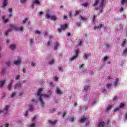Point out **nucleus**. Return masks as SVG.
<instances>
[{
  "mask_svg": "<svg viewBox=\"0 0 127 127\" xmlns=\"http://www.w3.org/2000/svg\"><path fill=\"white\" fill-rule=\"evenodd\" d=\"M41 92H42V89H39L37 93V96H38V99L39 100L42 107H44V106H45V103L42 100V97H44V98H49V95L47 94H40Z\"/></svg>",
  "mask_w": 127,
  "mask_h": 127,
  "instance_id": "obj_1",
  "label": "nucleus"
},
{
  "mask_svg": "<svg viewBox=\"0 0 127 127\" xmlns=\"http://www.w3.org/2000/svg\"><path fill=\"white\" fill-rule=\"evenodd\" d=\"M10 26L11 28H13V29L16 31H22V30L24 29L23 27H16L13 24L10 25Z\"/></svg>",
  "mask_w": 127,
  "mask_h": 127,
  "instance_id": "obj_2",
  "label": "nucleus"
},
{
  "mask_svg": "<svg viewBox=\"0 0 127 127\" xmlns=\"http://www.w3.org/2000/svg\"><path fill=\"white\" fill-rule=\"evenodd\" d=\"M106 1V0H101V4L99 7V9L100 11V12H103V7L104 6V3Z\"/></svg>",
  "mask_w": 127,
  "mask_h": 127,
  "instance_id": "obj_3",
  "label": "nucleus"
},
{
  "mask_svg": "<svg viewBox=\"0 0 127 127\" xmlns=\"http://www.w3.org/2000/svg\"><path fill=\"white\" fill-rule=\"evenodd\" d=\"M9 110V105H5L4 109L2 110V112L4 114H7Z\"/></svg>",
  "mask_w": 127,
  "mask_h": 127,
  "instance_id": "obj_4",
  "label": "nucleus"
},
{
  "mask_svg": "<svg viewBox=\"0 0 127 127\" xmlns=\"http://www.w3.org/2000/svg\"><path fill=\"white\" fill-rule=\"evenodd\" d=\"M22 60H21V59H20L19 60H17L14 61V64L16 65H19L20 64H22Z\"/></svg>",
  "mask_w": 127,
  "mask_h": 127,
  "instance_id": "obj_5",
  "label": "nucleus"
},
{
  "mask_svg": "<svg viewBox=\"0 0 127 127\" xmlns=\"http://www.w3.org/2000/svg\"><path fill=\"white\" fill-rule=\"evenodd\" d=\"M75 52L76 55H74L72 57H71L70 59L71 60H74V59H75V58H77V57H78V54H79V52H80V51H79V50H76Z\"/></svg>",
  "mask_w": 127,
  "mask_h": 127,
  "instance_id": "obj_6",
  "label": "nucleus"
},
{
  "mask_svg": "<svg viewBox=\"0 0 127 127\" xmlns=\"http://www.w3.org/2000/svg\"><path fill=\"white\" fill-rule=\"evenodd\" d=\"M22 86V83H16L14 86V90H15V89H17L18 88H21Z\"/></svg>",
  "mask_w": 127,
  "mask_h": 127,
  "instance_id": "obj_7",
  "label": "nucleus"
},
{
  "mask_svg": "<svg viewBox=\"0 0 127 127\" xmlns=\"http://www.w3.org/2000/svg\"><path fill=\"white\" fill-rule=\"evenodd\" d=\"M102 26H103V24H99L98 25V26H94L93 28L95 30H98V29L99 28H101Z\"/></svg>",
  "mask_w": 127,
  "mask_h": 127,
  "instance_id": "obj_8",
  "label": "nucleus"
},
{
  "mask_svg": "<svg viewBox=\"0 0 127 127\" xmlns=\"http://www.w3.org/2000/svg\"><path fill=\"white\" fill-rule=\"evenodd\" d=\"M4 84H5V80H1L0 82V87L1 88H3Z\"/></svg>",
  "mask_w": 127,
  "mask_h": 127,
  "instance_id": "obj_9",
  "label": "nucleus"
},
{
  "mask_svg": "<svg viewBox=\"0 0 127 127\" xmlns=\"http://www.w3.org/2000/svg\"><path fill=\"white\" fill-rule=\"evenodd\" d=\"M80 20H83V21H87L88 20V18L85 16H80L79 18Z\"/></svg>",
  "mask_w": 127,
  "mask_h": 127,
  "instance_id": "obj_10",
  "label": "nucleus"
},
{
  "mask_svg": "<svg viewBox=\"0 0 127 127\" xmlns=\"http://www.w3.org/2000/svg\"><path fill=\"white\" fill-rule=\"evenodd\" d=\"M32 2L33 4H37L38 5L40 4V2L38 0H33Z\"/></svg>",
  "mask_w": 127,
  "mask_h": 127,
  "instance_id": "obj_11",
  "label": "nucleus"
},
{
  "mask_svg": "<svg viewBox=\"0 0 127 127\" xmlns=\"http://www.w3.org/2000/svg\"><path fill=\"white\" fill-rule=\"evenodd\" d=\"M105 125H106V123L104 122H100L98 124V127H105Z\"/></svg>",
  "mask_w": 127,
  "mask_h": 127,
  "instance_id": "obj_12",
  "label": "nucleus"
},
{
  "mask_svg": "<svg viewBox=\"0 0 127 127\" xmlns=\"http://www.w3.org/2000/svg\"><path fill=\"white\" fill-rule=\"evenodd\" d=\"M61 27L62 29L64 30L66 29V28H67L68 27V25H67V24L61 25Z\"/></svg>",
  "mask_w": 127,
  "mask_h": 127,
  "instance_id": "obj_13",
  "label": "nucleus"
},
{
  "mask_svg": "<svg viewBox=\"0 0 127 127\" xmlns=\"http://www.w3.org/2000/svg\"><path fill=\"white\" fill-rule=\"evenodd\" d=\"M8 4V3L7 2V0H4L3 2V6L4 7H5Z\"/></svg>",
  "mask_w": 127,
  "mask_h": 127,
  "instance_id": "obj_14",
  "label": "nucleus"
},
{
  "mask_svg": "<svg viewBox=\"0 0 127 127\" xmlns=\"http://www.w3.org/2000/svg\"><path fill=\"white\" fill-rule=\"evenodd\" d=\"M9 11L10 13L9 14L8 17H11V16H12V12H13L12 8L9 9Z\"/></svg>",
  "mask_w": 127,
  "mask_h": 127,
  "instance_id": "obj_15",
  "label": "nucleus"
},
{
  "mask_svg": "<svg viewBox=\"0 0 127 127\" xmlns=\"http://www.w3.org/2000/svg\"><path fill=\"white\" fill-rule=\"evenodd\" d=\"M28 109L30 110L31 112L33 111V106L32 105H28Z\"/></svg>",
  "mask_w": 127,
  "mask_h": 127,
  "instance_id": "obj_16",
  "label": "nucleus"
},
{
  "mask_svg": "<svg viewBox=\"0 0 127 127\" xmlns=\"http://www.w3.org/2000/svg\"><path fill=\"white\" fill-rule=\"evenodd\" d=\"M118 82H119V78H117L114 83V87H117L118 86Z\"/></svg>",
  "mask_w": 127,
  "mask_h": 127,
  "instance_id": "obj_17",
  "label": "nucleus"
},
{
  "mask_svg": "<svg viewBox=\"0 0 127 127\" xmlns=\"http://www.w3.org/2000/svg\"><path fill=\"white\" fill-rule=\"evenodd\" d=\"M2 19H3V21H4V22L5 23H7L8 22V19H5V16H2Z\"/></svg>",
  "mask_w": 127,
  "mask_h": 127,
  "instance_id": "obj_18",
  "label": "nucleus"
},
{
  "mask_svg": "<svg viewBox=\"0 0 127 127\" xmlns=\"http://www.w3.org/2000/svg\"><path fill=\"white\" fill-rule=\"evenodd\" d=\"M12 29H13V28H11V29L7 30L5 32V35H8V33L12 31Z\"/></svg>",
  "mask_w": 127,
  "mask_h": 127,
  "instance_id": "obj_19",
  "label": "nucleus"
},
{
  "mask_svg": "<svg viewBox=\"0 0 127 127\" xmlns=\"http://www.w3.org/2000/svg\"><path fill=\"white\" fill-rule=\"evenodd\" d=\"M87 119L85 118V117H83L82 118H81L80 120V123H84V122L87 121Z\"/></svg>",
  "mask_w": 127,
  "mask_h": 127,
  "instance_id": "obj_20",
  "label": "nucleus"
},
{
  "mask_svg": "<svg viewBox=\"0 0 127 127\" xmlns=\"http://www.w3.org/2000/svg\"><path fill=\"white\" fill-rule=\"evenodd\" d=\"M88 91H90V87L87 86L84 87V92H88Z\"/></svg>",
  "mask_w": 127,
  "mask_h": 127,
  "instance_id": "obj_21",
  "label": "nucleus"
},
{
  "mask_svg": "<svg viewBox=\"0 0 127 127\" xmlns=\"http://www.w3.org/2000/svg\"><path fill=\"white\" fill-rule=\"evenodd\" d=\"M59 46V44L58 43V42H56L54 46V50H56V49H57Z\"/></svg>",
  "mask_w": 127,
  "mask_h": 127,
  "instance_id": "obj_22",
  "label": "nucleus"
},
{
  "mask_svg": "<svg viewBox=\"0 0 127 127\" xmlns=\"http://www.w3.org/2000/svg\"><path fill=\"white\" fill-rule=\"evenodd\" d=\"M56 121H52L51 120H49V124H50L51 125H55V124H56Z\"/></svg>",
  "mask_w": 127,
  "mask_h": 127,
  "instance_id": "obj_23",
  "label": "nucleus"
},
{
  "mask_svg": "<svg viewBox=\"0 0 127 127\" xmlns=\"http://www.w3.org/2000/svg\"><path fill=\"white\" fill-rule=\"evenodd\" d=\"M10 48L12 49V50H14V49H15V45H11L10 46Z\"/></svg>",
  "mask_w": 127,
  "mask_h": 127,
  "instance_id": "obj_24",
  "label": "nucleus"
},
{
  "mask_svg": "<svg viewBox=\"0 0 127 127\" xmlns=\"http://www.w3.org/2000/svg\"><path fill=\"white\" fill-rule=\"evenodd\" d=\"M127 2V0H121V4L124 5L125 3Z\"/></svg>",
  "mask_w": 127,
  "mask_h": 127,
  "instance_id": "obj_25",
  "label": "nucleus"
},
{
  "mask_svg": "<svg viewBox=\"0 0 127 127\" xmlns=\"http://www.w3.org/2000/svg\"><path fill=\"white\" fill-rule=\"evenodd\" d=\"M126 44H127V42L126 41V40H124L122 43L121 44V45L122 47H125V45H126Z\"/></svg>",
  "mask_w": 127,
  "mask_h": 127,
  "instance_id": "obj_26",
  "label": "nucleus"
},
{
  "mask_svg": "<svg viewBox=\"0 0 127 127\" xmlns=\"http://www.w3.org/2000/svg\"><path fill=\"white\" fill-rule=\"evenodd\" d=\"M54 63V59H52V60L49 62V65H52Z\"/></svg>",
  "mask_w": 127,
  "mask_h": 127,
  "instance_id": "obj_27",
  "label": "nucleus"
},
{
  "mask_svg": "<svg viewBox=\"0 0 127 127\" xmlns=\"http://www.w3.org/2000/svg\"><path fill=\"white\" fill-rule=\"evenodd\" d=\"M50 19H52V20H56V17H55V16H51V18Z\"/></svg>",
  "mask_w": 127,
  "mask_h": 127,
  "instance_id": "obj_28",
  "label": "nucleus"
},
{
  "mask_svg": "<svg viewBox=\"0 0 127 127\" xmlns=\"http://www.w3.org/2000/svg\"><path fill=\"white\" fill-rule=\"evenodd\" d=\"M28 19L27 18H25L24 20H23V21H22V24H24V23H25V22H26V21H27V20Z\"/></svg>",
  "mask_w": 127,
  "mask_h": 127,
  "instance_id": "obj_29",
  "label": "nucleus"
},
{
  "mask_svg": "<svg viewBox=\"0 0 127 127\" xmlns=\"http://www.w3.org/2000/svg\"><path fill=\"white\" fill-rule=\"evenodd\" d=\"M99 1H99V0H95V3L94 4V6H97V5H98V3H99Z\"/></svg>",
  "mask_w": 127,
  "mask_h": 127,
  "instance_id": "obj_30",
  "label": "nucleus"
},
{
  "mask_svg": "<svg viewBox=\"0 0 127 127\" xmlns=\"http://www.w3.org/2000/svg\"><path fill=\"white\" fill-rule=\"evenodd\" d=\"M57 94H59L60 95H61L62 93H61V91H60L59 89H57Z\"/></svg>",
  "mask_w": 127,
  "mask_h": 127,
  "instance_id": "obj_31",
  "label": "nucleus"
},
{
  "mask_svg": "<svg viewBox=\"0 0 127 127\" xmlns=\"http://www.w3.org/2000/svg\"><path fill=\"white\" fill-rule=\"evenodd\" d=\"M127 47L125 48V49L123 51V54H127Z\"/></svg>",
  "mask_w": 127,
  "mask_h": 127,
  "instance_id": "obj_32",
  "label": "nucleus"
},
{
  "mask_svg": "<svg viewBox=\"0 0 127 127\" xmlns=\"http://www.w3.org/2000/svg\"><path fill=\"white\" fill-rule=\"evenodd\" d=\"M82 5L83 6H85L86 7H87V6H88V5H89V3H83Z\"/></svg>",
  "mask_w": 127,
  "mask_h": 127,
  "instance_id": "obj_33",
  "label": "nucleus"
},
{
  "mask_svg": "<svg viewBox=\"0 0 127 127\" xmlns=\"http://www.w3.org/2000/svg\"><path fill=\"white\" fill-rule=\"evenodd\" d=\"M124 106L125 105L124 104V103H121L119 106V108L121 109V108L124 107Z\"/></svg>",
  "mask_w": 127,
  "mask_h": 127,
  "instance_id": "obj_34",
  "label": "nucleus"
},
{
  "mask_svg": "<svg viewBox=\"0 0 127 127\" xmlns=\"http://www.w3.org/2000/svg\"><path fill=\"white\" fill-rule=\"evenodd\" d=\"M51 16H50V15L49 14H46V19H48V18H51Z\"/></svg>",
  "mask_w": 127,
  "mask_h": 127,
  "instance_id": "obj_35",
  "label": "nucleus"
},
{
  "mask_svg": "<svg viewBox=\"0 0 127 127\" xmlns=\"http://www.w3.org/2000/svg\"><path fill=\"white\" fill-rule=\"evenodd\" d=\"M74 120L75 117H71L69 119V121H70V122H74Z\"/></svg>",
  "mask_w": 127,
  "mask_h": 127,
  "instance_id": "obj_36",
  "label": "nucleus"
},
{
  "mask_svg": "<svg viewBox=\"0 0 127 127\" xmlns=\"http://www.w3.org/2000/svg\"><path fill=\"white\" fill-rule=\"evenodd\" d=\"M114 111V112H119L120 111V107L115 108Z\"/></svg>",
  "mask_w": 127,
  "mask_h": 127,
  "instance_id": "obj_37",
  "label": "nucleus"
},
{
  "mask_svg": "<svg viewBox=\"0 0 127 127\" xmlns=\"http://www.w3.org/2000/svg\"><path fill=\"white\" fill-rule=\"evenodd\" d=\"M109 59V57L107 56L104 57L103 60L104 61H106V60H108Z\"/></svg>",
  "mask_w": 127,
  "mask_h": 127,
  "instance_id": "obj_38",
  "label": "nucleus"
},
{
  "mask_svg": "<svg viewBox=\"0 0 127 127\" xmlns=\"http://www.w3.org/2000/svg\"><path fill=\"white\" fill-rule=\"evenodd\" d=\"M111 108H112V105H109V106L107 107V110L109 111V110H110V109H111Z\"/></svg>",
  "mask_w": 127,
  "mask_h": 127,
  "instance_id": "obj_39",
  "label": "nucleus"
},
{
  "mask_svg": "<svg viewBox=\"0 0 127 127\" xmlns=\"http://www.w3.org/2000/svg\"><path fill=\"white\" fill-rule=\"evenodd\" d=\"M62 30H63V29L61 28V27L60 28L58 29V32L59 33H60V32H62Z\"/></svg>",
  "mask_w": 127,
  "mask_h": 127,
  "instance_id": "obj_40",
  "label": "nucleus"
},
{
  "mask_svg": "<svg viewBox=\"0 0 127 127\" xmlns=\"http://www.w3.org/2000/svg\"><path fill=\"white\" fill-rule=\"evenodd\" d=\"M11 62H7V63H6V65H7V66H10V65H11Z\"/></svg>",
  "mask_w": 127,
  "mask_h": 127,
  "instance_id": "obj_41",
  "label": "nucleus"
},
{
  "mask_svg": "<svg viewBox=\"0 0 127 127\" xmlns=\"http://www.w3.org/2000/svg\"><path fill=\"white\" fill-rule=\"evenodd\" d=\"M11 88H12V85H11V84H10L8 85V90H10V89H11Z\"/></svg>",
  "mask_w": 127,
  "mask_h": 127,
  "instance_id": "obj_42",
  "label": "nucleus"
},
{
  "mask_svg": "<svg viewBox=\"0 0 127 127\" xmlns=\"http://www.w3.org/2000/svg\"><path fill=\"white\" fill-rule=\"evenodd\" d=\"M83 42V41H82V40L79 39V42L78 43V45H82V43Z\"/></svg>",
  "mask_w": 127,
  "mask_h": 127,
  "instance_id": "obj_43",
  "label": "nucleus"
},
{
  "mask_svg": "<svg viewBox=\"0 0 127 127\" xmlns=\"http://www.w3.org/2000/svg\"><path fill=\"white\" fill-rule=\"evenodd\" d=\"M88 56H89V55H84V56H83V58L84 59H87L88 58Z\"/></svg>",
  "mask_w": 127,
  "mask_h": 127,
  "instance_id": "obj_44",
  "label": "nucleus"
},
{
  "mask_svg": "<svg viewBox=\"0 0 127 127\" xmlns=\"http://www.w3.org/2000/svg\"><path fill=\"white\" fill-rule=\"evenodd\" d=\"M28 115V112L26 111L24 113V116L25 117H27Z\"/></svg>",
  "mask_w": 127,
  "mask_h": 127,
  "instance_id": "obj_45",
  "label": "nucleus"
},
{
  "mask_svg": "<svg viewBox=\"0 0 127 127\" xmlns=\"http://www.w3.org/2000/svg\"><path fill=\"white\" fill-rule=\"evenodd\" d=\"M27 0H21V2L22 3H25V2H26Z\"/></svg>",
  "mask_w": 127,
  "mask_h": 127,
  "instance_id": "obj_46",
  "label": "nucleus"
},
{
  "mask_svg": "<svg viewBox=\"0 0 127 127\" xmlns=\"http://www.w3.org/2000/svg\"><path fill=\"white\" fill-rule=\"evenodd\" d=\"M15 93H13L11 96V98H13V97H15Z\"/></svg>",
  "mask_w": 127,
  "mask_h": 127,
  "instance_id": "obj_47",
  "label": "nucleus"
},
{
  "mask_svg": "<svg viewBox=\"0 0 127 127\" xmlns=\"http://www.w3.org/2000/svg\"><path fill=\"white\" fill-rule=\"evenodd\" d=\"M30 127H35V124L34 123L30 125Z\"/></svg>",
  "mask_w": 127,
  "mask_h": 127,
  "instance_id": "obj_48",
  "label": "nucleus"
},
{
  "mask_svg": "<svg viewBox=\"0 0 127 127\" xmlns=\"http://www.w3.org/2000/svg\"><path fill=\"white\" fill-rule=\"evenodd\" d=\"M1 72L2 73V74H4V73H5V69H1Z\"/></svg>",
  "mask_w": 127,
  "mask_h": 127,
  "instance_id": "obj_49",
  "label": "nucleus"
},
{
  "mask_svg": "<svg viewBox=\"0 0 127 127\" xmlns=\"http://www.w3.org/2000/svg\"><path fill=\"white\" fill-rule=\"evenodd\" d=\"M36 34H40L41 33L39 31H36L35 32Z\"/></svg>",
  "mask_w": 127,
  "mask_h": 127,
  "instance_id": "obj_50",
  "label": "nucleus"
},
{
  "mask_svg": "<svg viewBox=\"0 0 127 127\" xmlns=\"http://www.w3.org/2000/svg\"><path fill=\"white\" fill-rule=\"evenodd\" d=\"M111 86H112L111 84H107L106 87H107V88H109L111 87Z\"/></svg>",
  "mask_w": 127,
  "mask_h": 127,
  "instance_id": "obj_51",
  "label": "nucleus"
},
{
  "mask_svg": "<svg viewBox=\"0 0 127 127\" xmlns=\"http://www.w3.org/2000/svg\"><path fill=\"white\" fill-rule=\"evenodd\" d=\"M117 99H118V97H117V96H115L113 99V101H116V100H117Z\"/></svg>",
  "mask_w": 127,
  "mask_h": 127,
  "instance_id": "obj_52",
  "label": "nucleus"
},
{
  "mask_svg": "<svg viewBox=\"0 0 127 127\" xmlns=\"http://www.w3.org/2000/svg\"><path fill=\"white\" fill-rule=\"evenodd\" d=\"M95 19H96V15H94L93 18V21H94Z\"/></svg>",
  "mask_w": 127,
  "mask_h": 127,
  "instance_id": "obj_53",
  "label": "nucleus"
},
{
  "mask_svg": "<svg viewBox=\"0 0 127 127\" xmlns=\"http://www.w3.org/2000/svg\"><path fill=\"white\" fill-rule=\"evenodd\" d=\"M80 13V11H76V14L75 15H78V14Z\"/></svg>",
  "mask_w": 127,
  "mask_h": 127,
  "instance_id": "obj_54",
  "label": "nucleus"
},
{
  "mask_svg": "<svg viewBox=\"0 0 127 127\" xmlns=\"http://www.w3.org/2000/svg\"><path fill=\"white\" fill-rule=\"evenodd\" d=\"M66 116V112H64L63 115L62 116V118H64Z\"/></svg>",
  "mask_w": 127,
  "mask_h": 127,
  "instance_id": "obj_55",
  "label": "nucleus"
},
{
  "mask_svg": "<svg viewBox=\"0 0 127 127\" xmlns=\"http://www.w3.org/2000/svg\"><path fill=\"white\" fill-rule=\"evenodd\" d=\"M9 126V124H8V123H7L6 124H5V127H8Z\"/></svg>",
  "mask_w": 127,
  "mask_h": 127,
  "instance_id": "obj_56",
  "label": "nucleus"
},
{
  "mask_svg": "<svg viewBox=\"0 0 127 127\" xmlns=\"http://www.w3.org/2000/svg\"><path fill=\"white\" fill-rule=\"evenodd\" d=\"M55 81H58V78L56 77H55L54 78Z\"/></svg>",
  "mask_w": 127,
  "mask_h": 127,
  "instance_id": "obj_57",
  "label": "nucleus"
},
{
  "mask_svg": "<svg viewBox=\"0 0 127 127\" xmlns=\"http://www.w3.org/2000/svg\"><path fill=\"white\" fill-rule=\"evenodd\" d=\"M47 45L48 46H49V45H51V43H50V41L48 42Z\"/></svg>",
  "mask_w": 127,
  "mask_h": 127,
  "instance_id": "obj_58",
  "label": "nucleus"
},
{
  "mask_svg": "<svg viewBox=\"0 0 127 127\" xmlns=\"http://www.w3.org/2000/svg\"><path fill=\"white\" fill-rule=\"evenodd\" d=\"M35 119H36V116H35L33 118V121L34 122L35 121Z\"/></svg>",
  "mask_w": 127,
  "mask_h": 127,
  "instance_id": "obj_59",
  "label": "nucleus"
},
{
  "mask_svg": "<svg viewBox=\"0 0 127 127\" xmlns=\"http://www.w3.org/2000/svg\"><path fill=\"white\" fill-rule=\"evenodd\" d=\"M125 119H127V112H126V113H125Z\"/></svg>",
  "mask_w": 127,
  "mask_h": 127,
  "instance_id": "obj_60",
  "label": "nucleus"
},
{
  "mask_svg": "<svg viewBox=\"0 0 127 127\" xmlns=\"http://www.w3.org/2000/svg\"><path fill=\"white\" fill-rule=\"evenodd\" d=\"M32 67H34V66H35V64L34 63H32Z\"/></svg>",
  "mask_w": 127,
  "mask_h": 127,
  "instance_id": "obj_61",
  "label": "nucleus"
},
{
  "mask_svg": "<svg viewBox=\"0 0 127 127\" xmlns=\"http://www.w3.org/2000/svg\"><path fill=\"white\" fill-rule=\"evenodd\" d=\"M123 10H124V8H123L122 7H121V8H120V12H121V11H123Z\"/></svg>",
  "mask_w": 127,
  "mask_h": 127,
  "instance_id": "obj_62",
  "label": "nucleus"
},
{
  "mask_svg": "<svg viewBox=\"0 0 127 127\" xmlns=\"http://www.w3.org/2000/svg\"><path fill=\"white\" fill-rule=\"evenodd\" d=\"M16 80H18L19 79V76H17L15 78Z\"/></svg>",
  "mask_w": 127,
  "mask_h": 127,
  "instance_id": "obj_63",
  "label": "nucleus"
},
{
  "mask_svg": "<svg viewBox=\"0 0 127 127\" xmlns=\"http://www.w3.org/2000/svg\"><path fill=\"white\" fill-rule=\"evenodd\" d=\"M22 95H23V92H20L19 94V96H22Z\"/></svg>",
  "mask_w": 127,
  "mask_h": 127,
  "instance_id": "obj_64",
  "label": "nucleus"
}]
</instances>
